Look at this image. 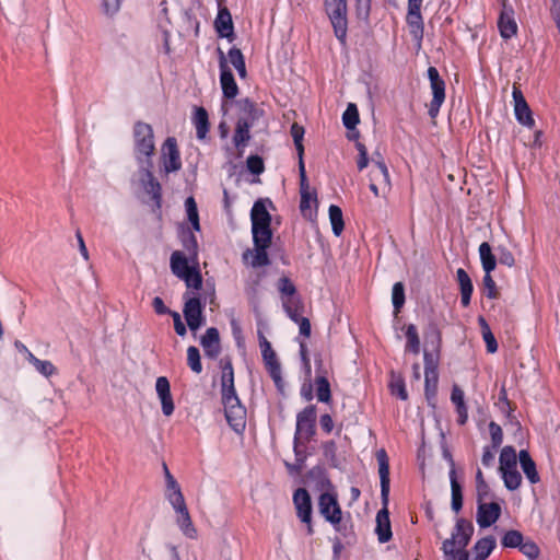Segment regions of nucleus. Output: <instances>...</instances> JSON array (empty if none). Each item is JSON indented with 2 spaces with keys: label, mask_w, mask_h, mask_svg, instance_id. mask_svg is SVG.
<instances>
[{
  "label": "nucleus",
  "mask_w": 560,
  "mask_h": 560,
  "mask_svg": "<svg viewBox=\"0 0 560 560\" xmlns=\"http://www.w3.org/2000/svg\"><path fill=\"white\" fill-rule=\"evenodd\" d=\"M513 101H514V112L516 119L520 124L533 127L534 119L532 117V112L521 92L520 89L513 88Z\"/></svg>",
  "instance_id": "aec40b11"
},
{
  "label": "nucleus",
  "mask_w": 560,
  "mask_h": 560,
  "mask_svg": "<svg viewBox=\"0 0 560 560\" xmlns=\"http://www.w3.org/2000/svg\"><path fill=\"white\" fill-rule=\"evenodd\" d=\"M184 316L190 330L196 331L205 322L202 306L199 298L191 295L189 292L184 294Z\"/></svg>",
  "instance_id": "9b49d317"
},
{
  "label": "nucleus",
  "mask_w": 560,
  "mask_h": 560,
  "mask_svg": "<svg viewBox=\"0 0 560 560\" xmlns=\"http://www.w3.org/2000/svg\"><path fill=\"white\" fill-rule=\"evenodd\" d=\"M342 121L347 129H353L359 124V113L355 104H348L342 115Z\"/></svg>",
  "instance_id": "a18cd8bd"
},
{
  "label": "nucleus",
  "mask_w": 560,
  "mask_h": 560,
  "mask_svg": "<svg viewBox=\"0 0 560 560\" xmlns=\"http://www.w3.org/2000/svg\"><path fill=\"white\" fill-rule=\"evenodd\" d=\"M155 390L161 400L162 411L168 417L174 411V401L171 394L170 382L165 376H160L155 382Z\"/></svg>",
  "instance_id": "412c9836"
},
{
  "label": "nucleus",
  "mask_w": 560,
  "mask_h": 560,
  "mask_svg": "<svg viewBox=\"0 0 560 560\" xmlns=\"http://www.w3.org/2000/svg\"><path fill=\"white\" fill-rule=\"evenodd\" d=\"M456 277L460 287V302L464 306H468L474 289L471 280L463 268L457 269Z\"/></svg>",
  "instance_id": "bb28decb"
},
{
  "label": "nucleus",
  "mask_w": 560,
  "mask_h": 560,
  "mask_svg": "<svg viewBox=\"0 0 560 560\" xmlns=\"http://www.w3.org/2000/svg\"><path fill=\"white\" fill-rule=\"evenodd\" d=\"M428 78L430 80L432 101L429 104V115L435 118L439 115L440 108L445 100V83L441 79L439 71L434 67L428 69Z\"/></svg>",
  "instance_id": "9d476101"
},
{
  "label": "nucleus",
  "mask_w": 560,
  "mask_h": 560,
  "mask_svg": "<svg viewBox=\"0 0 560 560\" xmlns=\"http://www.w3.org/2000/svg\"><path fill=\"white\" fill-rule=\"evenodd\" d=\"M520 549L529 559H536L539 555L538 546L532 540L523 541Z\"/></svg>",
  "instance_id": "052dcab7"
},
{
  "label": "nucleus",
  "mask_w": 560,
  "mask_h": 560,
  "mask_svg": "<svg viewBox=\"0 0 560 560\" xmlns=\"http://www.w3.org/2000/svg\"><path fill=\"white\" fill-rule=\"evenodd\" d=\"M490 435L492 440L493 447L497 448L500 446L503 440V433L500 425L494 422H490L489 424Z\"/></svg>",
  "instance_id": "e2e57ef3"
},
{
  "label": "nucleus",
  "mask_w": 560,
  "mask_h": 560,
  "mask_svg": "<svg viewBox=\"0 0 560 560\" xmlns=\"http://www.w3.org/2000/svg\"><path fill=\"white\" fill-rule=\"evenodd\" d=\"M316 397L318 401L328 404L331 400L330 384L325 376L315 378Z\"/></svg>",
  "instance_id": "4c0bfd02"
},
{
  "label": "nucleus",
  "mask_w": 560,
  "mask_h": 560,
  "mask_svg": "<svg viewBox=\"0 0 560 560\" xmlns=\"http://www.w3.org/2000/svg\"><path fill=\"white\" fill-rule=\"evenodd\" d=\"M194 122L196 127L197 138L205 139L209 131L208 114L205 108L198 107L196 109Z\"/></svg>",
  "instance_id": "72a5a7b5"
},
{
  "label": "nucleus",
  "mask_w": 560,
  "mask_h": 560,
  "mask_svg": "<svg viewBox=\"0 0 560 560\" xmlns=\"http://www.w3.org/2000/svg\"><path fill=\"white\" fill-rule=\"evenodd\" d=\"M241 115L237 119L233 142L241 152L250 139L249 128L259 119L264 110L248 98L240 101Z\"/></svg>",
  "instance_id": "20e7f679"
},
{
  "label": "nucleus",
  "mask_w": 560,
  "mask_h": 560,
  "mask_svg": "<svg viewBox=\"0 0 560 560\" xmlns=\"http://www.w3.org/2000/svg\"><path fill=\"white\" fill-rule=\"evenodd\" d=\"M293 503L298 517L307 525L308 534H313L312 502L308 492L304 488H299L293 494Z\"/></svg>",
  "instance_id": "ddd939ff"
},
{
  "label": "nucleus",
  "mask_w": 560,
  "mask_h": 560,
  "mask_svg": "<svg viewBox=\"0 0 560 560\" xmlns=\"http://www.w3.org/2000/svg\"><path fill=\"white\" fill-rule=\"evenodd\" d=\"M304 128L299 124H293L291 126V136L294 141L295 149L299 154V159L303 158L304 147H303V137H304Z\"/></svg>",
  "instance_id": "09e8293b"
},
{
  "label": "nucleus",
  "mask_w": 560,
  "mask_h": 560,
  "mask_svg": "<svg viewBox=\"0 0 560 560\" xmlns=\"http://www.w3.org/2000/svg\"><path fill=\"white\" fill-rule=\"evenodd\" d=\"M184 246L187 249L190 259H197L198 244L194 234H189L188 237L184 240Z\"/></svg>",
  "instance_id": "0e129e2a"
},
{
  "label": "nucleus",
  "mask_w": 560,
  "mask_h": 560,
  "mask_svg": "<svg viewBox=\"0 0 560 560\" xmlns=\"http://www.w3.org/2000/svg\"><path fill=\"white\" fill-rule=\"evenodd\" d=\"M187 364L196 374L201 373L202 364L200 360V353L199 350L194 346H190L187 349Z\"/></svg>",
  "instance_id": "de8ad7c7"
},
{
  "label": "nucleus",
  "mask_w": 560,
  "mask_h": 560,
  "mask_svg": "<svg viewBox=\"0 0 560 560\" xmlns=\"http://www.w3.org/2000/svg\"><path fill=\"white\" fill-rule=\"evenodd\" d=\"M246 164L247 168L253 174H260L264 172V162L258 155L248 156Z\"/></svg>",
  "instance_id": "13d9d810"
},
{
  "label": "nucleus",
  "mask_w": 560,
  "mask_h": 560,
  "mask_svg": "<svg viewBox=\"0 0 560 560\" xmlns=\"http://www.w3.org/2000/svg\"><path fill=\"white\" fill-rule=\"evenodd\" d=\"M183 495L180 487L174 477H170L166 481L165 497L167 500Z\"/></svg>",
  "instance_id": "4d7b16f0"
},
{
  "label": "nucleus",
  "mask_w": 560,
  "mask_h": 560,
  "mask_svg": "<svg viewBox=\"0 0 560 560\" xmlns=\"http://www.w3.org/2000/svg\"><path fill=\"white\" fill-rule=\"evenodd\" d=\"M220 70H221L220 82H221L223 95L226 98L235 97L238 93V88L234 80L233 73L231 72V70L228 67L226 58L221 50H220Z\"/></svg>",
  "instance_id": "a211bd4d"
},
{
  "label": "nucleus",
  "mask_w": 560,
  "mask_h": 560,
  "mask_svg": "<svg viewBox=\"0 0 560 560\" xmlns=\"http://www.w3.org/2000/svg\"><path fill=\"white\" fill-rule=\"evenodd\" d=\"M517 465V455L512 446H504L499 457V468H511Z\"/></svg>",
  "instance_id": "c03bdc74"
},
{
  "label": "nucleus",
  "mask_w": 560,
  "mask_h": 560,
  "mask_svg": "<svg viewBox=\"0 0 560 560\" xmlns=\"http://www.w3.org/2000/svg\"><path fill=\"white\" fill-rule=\"evenodd\" d=\"M451 400L456 406L458 423L465 424L468 418L467 407L464 400V392L457 385L453 386Z\"/></svg>",
  "instance_id": "c85d7f7f"
},
{
  "label": "nucleus",
  "mask_w": 560,
  "mask_h": 560,
  "mask_svg": "<svg viewBox=\"0 0 560 560\" xmlns=\"http://www.w3.org/2000/svg\"><path fill=\"white\" fill-rule=\"evenodd\" d=\"M518 459L521 467L529 482L537 483L540 480V478L537 472L536 465L532 457L529 456V453L525 450H522L518 454Z\"/></svg>",
  "instance_id": "a878e982"
},
{
  "label": "nucleus",
  "mask_w": 560,
  "mask_h": 560,
  "mask_svg": "<svg viewBox=\"0 0 560 560\" xmlns=\"http://www.w3.org/2000/svg\"><path fill=\"white\" fill-rule=\"evenodd\" d=\"M30 363L44 376H50L56 372V368L50 361L39 360L34 354H30Z\"/></svg>",
  "instance_id": "49530a36"
},
{
  "label": "nucleus",
  "mask_w": 560,
  "mask_h": 560,
  "mask_svg": "<svg viewBox=\"0 0 560 560\" xmlns=\"http://www.w3.org/2000/svg\"><path fill=\"white\" fill-rule=\"evenodd\" d=\"M221 392L224 406L225 418L230 427L236 432L242 433L246 425V409L242 406L234 387V371L229 358L220 360Z\"/></svg>",
  "instance_id": "f257e3e1"
},
{
  "label": "nucleus",
  "mask_w": 560,
  "mask_h": 560,
  "mask_svg": "<svg viewBox=\"0 0 560 560\" xmlns=\"http://www.w3.org/2000/svg\"><path fill=\"white\" fill-rule=\"evenodd\" d=\"M151 160L139 163V170L135 175L133 184L144 190L158 205L161 201V185L154 178Z\"/></svg>",
  "instance_id": "6e6552de"
},
{
  "label": "nucleus",
  "mask_w": 560,
  "mask_h": 560,
  "mask_svg": "<svg viewBox=\"0 0 560 560\" xmlns=\"http://www.w3.org/2000/svg\"><path fill=\"white\" fill-rule=\"evenodd\" d=\"M495 459V452L490 450L489 447H486L483 450L481 463L486 467H491L494 464Z\"/></svg>",
  "instance_id": "774afa93"
},
{
  "label": "nucleus",
  "mask_w": 560,
  "mask_h": 560,
  "mask_svg": "<svg viewBox=\"0 0 560 560\" xmlns=\"http://www.w3.org/2000/svg\"><path fill=\"white\" fill-rule=\"evenodd\" d=\"M355 11L360 20L366 21L371 12V0H355Z\"/></svg>",
  "instance_id": "6e6d98bb"
},
{
  "label": "nucleus",
  "mask_w": 560,
  "mask_h": 560,
  "mask_svg": "<svg viewBox=\"0 0 560 560\" xmlns=\"http://www.w3.org/2000/svg\"><path fill=\"white\" fill-rule=\"evenodd\" d=\"M421 7H408L407 23L410 27V34L417 40H420L423 36V22L420 13Z\"/></svg>",
  "instance_id": "393cba45"
},
{
  "label": "nucleus",
  "mask_w": 560,
  "mask_h": 560,
  "mask_svg": "<svg viewBox=\"0 0 560 560\" xmlns=\"http://www.w3.org/2000/svg\"><path fill=\"white\" fill-rule=\"evenodd\" d=\"M483 287H485V290H486V295L489 299L498 298V291H497L495 282L492 279L490 273H486L485 275V277H483Z\"/></svg>",
  "instance_id": "680f3d73"
},
{
  "label": "nucleus",
  "mask_w": 560,
  "mask_h": 560,
  "mask_svg": "<svg viewBox=\"0 0 560 560\" xmlns=\"http://www.w3.org/2000/svg\"><path fill=\"white\" fill-rule=\"evenodd\" d=\"M255 248L247 250L244 258L249 260L253 267H261L269 264L267 248L271 244V238H253Z\"/></svg>",
  "instance_id": "f3484780"
},
{
  "label": "nucleus",
  "mask_w": 560,
  "mask_h": 560,
  "mask_svg": "<svg viewBox=\"0 0 560 560\" xmlns=\"http://www.w3.org/2000/svg\"><path fill=\"white\" fill-rule=\"evenodd\" d=\"M406 350L418 354L420 351V339L418 336L417 327L413 324H409L406 327Z\"/></svg>",
  "instance_id": "ea45409f"
},
{
  "label": "nucleus",
  "mask_w": 560,
  "mask_h": 560,
  "mask_svg": "<svg viewBox=\"0 0 560 560\" xmlns=\"http://www.w3.org/2000/svg\"><path fill=\"white\" fill-rule=\"evenodd\" d=\"M228 59L231 62V65L235 68V70L238 72L240 77L245 78L246 67L242 51L235 47L231 48L228 54Z\"/></svg>",
  "instance_id": "58836bf2"
},
{
  "label": "nucleus",
  "mask_w": 560,
  "mask_h": 560,
  "mask_svg": "<svg viewBox=\"0 0 560 560\" xmlns=\"http://www.w3.org/2000/svg\"><path fill=\"white\" fill-rule=\"evenodd\" d=\"M390 388L392 394L398 396L400 399L406 400L408 398L404 381L400 376H393Z\"/></svg>",
  "instance_id": "864d4df0"
},
{
  "label": "nucleus",
  "mask_w": 560,
  "mask_h": 560,
  "mask_svg": "<svg viewBox=\"0 0 560 560\" xmlns=\"http://www.w3.org/2000/svg\"><path fill=\"white\" fill-rule=\"evenodd\" d=\"M378 463V474L381 479V495L384 508L377 512L376 515V534L381 542H386L392 538V529L389 522V514L386 508L389 495V464L385 450H380L376 453Z\"/></svg>",
  "instance_id": "f03ea898"
},
{
  "label": "nucleus",
  "mask_w": 560,
  "mask_h": 560,
  "mask_svg": "<svg viewBox=\"0 0 560 560\" xmlns=\"http://www.w3.org/2000/svg\"><path fill=\"white\" fill-rule=\"evenodd\" d=\"M523 535L518 530H509L502 538V545L509 548L521 547Z\"/></svg>",
  "instance_id": "3c124183"
},
{
  "label": "nucleus",
  "mask_w": 560,
  "mask_h": 560,
  "mask_svg": "<svg viewBox=\"0 0 560 560\" xmlns=\"http://www.w3.org/2000/svg\"><path fill=\"white\" fill-rule=\"evenodd\" d=\"M316 407L311 405L304 408L296 417L295 435L308 440L314 433Z\"/></svg>",
  "instance_id": "2eb2a0df"
},
{
  "label": "nucleus",
  "mask_w": 560,
  "mask_h": 560,
  "mask_svg": "<svg viewBox=\"0 0 560 560\" xmlns=\"http://www.w3.org/2000/svg\"><path fill=\"white\" fill-rule=\"evenodd\" d=\"M392 300L395 310L399 311L405 303V291L401 282H396L393 285Z\"/></svg>",
  "instance_id": "603ef678"
},
{
  "label": "nucleus",
  "mask_w": 560,
  "mask_h": 560,
  "mask_svg": "<svg viewBox=\"0 0 560 560\" xmlns=\"http://www.w3.org/2000/svg\"><path fill=\"white\" fill-rule=\"evenodd\" d=\"M479 255L485 273H491L497 265V258L491 252V247L487 242L479 246Z\"/></svg>",
  "instance_id": "2f4dec72"
},
{
  "label": "nucleus",
  "mask_w": 560,
  "mask_h": 560,
  "mask_svg": "<svg viewBox=\"0 0 560 560\" xmlns=\"http://www.w3.org/2000/svg\"><path fill=\"white\" fill-rule=\"evenodd\" d=\"M135 155L138 163L150 160L155 151L154 133L149 124L138 121L133 126Z\"/></svg>",
  "instance_id": "423d86ee"
},
{
  "label": "nucleus",
  "mask_w": 560,
  "mask_h": 560,
  "mask_svg": "<svg viewBox=\"0 0 560 560\" xmlns=\"http://www.w3.org/2000/svg\"><path fill=\"white\" fill-rule=\"evenodd\" d=\"M479 255L485 273H491L497 265V258L491 252V247L487 242L479 246Z\"/></svg>",
  "instance_id": "7c9ffc66"
},
{
  "label": "nucleus",
  "mask_w": 560,
  "mask_h": 560,
  "mask_svg": "<svg viewBox=\"0 0 560 560\" xmlns=\"http://www.w3.org/2000/svg\"><path fill=\"white\" fill-rule=\"evenodd\" d=\"M474 534V525L471 522L459 518L452 533L442 544V550L446 560H468L466 547Z\"/></svg>",
  "instance_id": "7ed1b4c3"
},
{
  "label": "nucleus",
  "mask_w": 560,
  "mask_h": 560,
  "mask_svg": "<svg viewBox=\"0 0 560 560\" xmlns=\"http://www.w3.org/2000/svg\"><path fill=\"white\" fill-rule=\"evenodd\" d=\"M189 261L196 262V259L186 257L182 252L175 250L171 255V270L179 279L184 280L188 289L199 290L202 284L200 271L196 266H190Z\"/></svg>",
  "instance_id": "39448f33"
},
{
  "label": "nucleus",
  "mask_w": 560,
  "mask_h": 560,
  "mask_svg": "<svg viewBox=\"0 0 560 560\" xmlns=\"http://www.w3.org/2000/svg\"><path fill=\"white\" fill-rule=\"evenodd\" d=\"M174 509L176 515L188 511L184 495H177L176 498L167 500Z\"/></svg>",
  "instance_id": "69168bd1"
},
{
  "label": "nucleus",
  "mask_w": 560,
  "mask_h": 560,
  "mask_svg": "<svg viewBox=\"0 0 560 560\" xmlns=\"http://www.w3.org/2000/svg\"><path fill=\"white\" fill-rule=\"evenodd\" d=\"M282 305L288 316L293 322H299L302 317L303 305L296 298H282Z\"/></svg>",
  "instance_id": "f704fd0d"
},
{
  "label": "nucleus",
  "mask_w": 560,
  "mask_h": 560,
  "mask_svg": "<svg viewBox=\"0 0 560 560\" xmlns=\"http://www.w3.org/2000/svg\"><path fill=\"white\" fill-rule=\"evenodd\" d=\"M259 346L266 368L272 380L278 384L281 381V366L271 343L261 334L259 335Z\"/></svg>",
  "instance_id": "4468645a"
},
{
  "label": "nucleus",
  "mask_w": 560,
  "mask_h": 560,
  "mask_svg": "<svg viewBox=\"0 0 560 560\" xmlns=\"http://www.w3.org/2000/svg\"><path fill=\"white\" fill-rule=\"evenodd\" d=\"M253 238H271V217L262 200L254 203L250 212Z\"/></svg>",
  "instance_id": "1a4fd4ad"
},
{
  "label": "nucleus",
  "mask_w": 560,
  "mask_h": 560,
  "mask_svg": "<svg viewBox=\"0 0 560 560\" xmlns=\"http://www.w3.org/2000/svg\"><path fill=\"white\" fill-rule=\"evenodd\" d=\"M504 486L513 491L520 488L522 483V476L517 470V465L511 468H499Z\"/></svg>",
  "instance_id": "c756f323"
},
{
  "label": "nucleus",
  "mask_w": 560,
  "mask_h": 560,
  "mask_svg": "<svg viewBox=\"0 0 560 560\" xmlns=\"http://www.w3.org/2000/svg\"><path fill=\"white\" fill-rule=\"evenodd\" d=\"M319 513L334 525L340 523L342 513L336 494L324 492L318 499Z\"/></svg>",
  "instance_id": "f8f14e48"
},
{
  "label": "nucleus",
  "mask_w": 560,
  "mask_h": 560,
  "mask_svg": "<svg viewBox=\"0 0 560 560\" xmlns=\"http://www.w3.org/2000/svg\"><path fill=\"white\" fill-rule=\"evenodd\" d=\"M316 201V198L313 196V194L310 190L303 189L301 191V203L300 208L302 212H305L306 209L311 207V201Z\"/></svg>",
  "instance_id": "338daca9"
},
{
  "label": "nucleus",
  "mask_w": 560,
  "mask_h": 560,
  "mask_svg": "<svg viewBox=\"0 0 560 560\" xmlns=\"http://www.w3.org/2000/svg\"><path fill=\"white\" fill-rule=\"evenodd\" d=\"M200 343L208 358L217 359L221 352L220 336L217 328L211 327L201 337Z\"/></svg>",
  "instance_id": "5701e85b"
},
{
  "label": "nucleus",
  "mask_w": 560,
  "mask_h": 560,
  "mask_svg": "<svg viewBox=\"0 0 560 560\" xmlns=\"http://www.w3.org/2000/svg\"><path fill=\"white\" fill-rule=\"evenodd\" d=\"M499 261L502 265H505L508 267H512L515 264V259L513 254L505 247L499 246L497 248Z\"/></svg>",
  "instance_id": "bf43d9fd"
},
{
  "label": "nucleus",
  "mask_w": 560,
  "mask_h": 560,
  "mask_svg": "<svg viewBox=\"0 0 560 560\" xmlns=\"http://www.w3.org/2000/svg\"><path fill=\"white\" fill-rule=\"evenodd\" d=\"M478 322L481 328L482 338L486 342L488 352L494 353L498 350V343L493 334L490 330L488 323L483 317H479Z\"/></svg>",
  "instance_id": "a19ab883"
},
{
  "label": "nucleus",
  "mask_w": 560,
  "mask_h": 560,
  "mask_svg": "<svg viewBox=\"0 0 560 560\" xmlns=\"http://www.w3.org/2000/svg\"><path fill=\"white\" fill-rule=\"evenodd\" d=\"M175 522L180 532L188 538L195 539L197 537V530L192 525L191 517L188 511L177 514Z\"/></svg>",
  "instance_id": "473e14b6"
},
{
  "label": "nucleus",
  "mask_w": 560,
  "mask_h": 560,
  "mask_svg": "<svg viewBox=\"0 0 560 560\" xmlns=\"http://www.w3.org/2000/svg\"><path fill=\"white\" fill-rule=\"evenodd\" d=\"M324 5L336 37L345 43L348 28V0H324Z\"/></svg>",
  "instance_id": "0eeeda50"
},
{
  "label": "nucleus",
  "mask_w": 560,
  "mask_h": 560,
  "mask_svg": "<svg viewBox=\"0 0 560 560\" xmlns=\"http://www.w3.org/2000/svg\"><path fill=\"white\" fill-rule=\"evenodd\" d=\"M497 541L492 536L479 539L474 546V560H486L495 548Z\"/></svg>",
  "instance_id": "cd10ccee"
},
{
  "label": "nucleus",
  "mask_w": 560,
  "mask_h": 560,
  "mask_svg": "<svg viewBox=\"0 0 560 560\" xmlns=\"http://www.w3.org/2000/svg\"><path fill=\"white\" fill-rule=\"evenodd\" d=\"M162 161L166 173L180 170L182 161L175 138L168 137L163 143Z\"/></svg>",
  "instance_id": "dca6fc26"
},
{
  "label": "nucleus",
  "mask_w": 560,
  "mask_h": 560,
  "mask_svg": "<svg viewBox=\"0 0 560 560\" xmlns=\"http://www.w3.org/2000/svg\"><path fill=\"white\" fill-rule=\"evenodd\" d=\"M450 480L452 489V509L457 513L463 506V495L462 487L456 480V474L454 469L450 471Z\"/></svg>",
  "instance_id": "e433bc0d"
},
{
  "label": "nucleus",
  "mask_w": 560,
  "mask_h": 560,
  "mask_svg": "<svg viewBox=\"0 0 560 560\" xmlns=\"http://www.w3.org/2000/svg\"><path fill=\"white\" fill-rule=\"evenodd\" d=\"M278 290L282 294V298H294L295 287L294 284L285 277H282L278 281Z\"/></svg>",
  "instance_id": "5fc2aeb1"
},
{
  "label": "nucleus",
  "mask_w": 560,
  "mask_h": 560,
  "mask_svg": "<svg viewBox=\"0 0 560 560\" xmlns=\"http://www.w3.org/2000/svg\"><path fill=\"white\" fill-rule=\"evenodd\" d=\"M329 219L334 234L339 236L343 231L345 224L341 209L338 206L331 205L329 207Z\"/></svg>",
  "instance_id": "79ce46f5"
},
{
  "label": "nucleus",
  "mask_w": 560,
  "mask_h": 560,
  "mask_svg": "<svg viewBox=\"0 0 560 560\" xmlns=\"http://www.w3.org/2000/svg\"><path fill=\"white\" fill-rule=\"evenodd\" d=\"M185 209L188 221L191 223V226L195 231H200L199 223V213L197 209V203L194 197H188L185 201Z\"/></svg>",
  "instance_id": "37998d69"
},
{
  "label": "nucleus",
  "mask_w": 560,
  "mask_h": 560,
  "mask_svg": "<svg viewBox=\"0 0 560 560\" xmlns=\"http://www.w3.org/2000/svg\"><path fill=\"white\" fill-rule=\"evenodd\" d=\"M372 163L370 182L381 184L383 189H390L389 174L383 159L378 155L377 159H372Z\"/></svg>",
  "instance_id": "b1692460"
},
{
  "label": "nucleus",
  "mask_w": 560,
  "mask_h": 560,
  "mask_svg": "<svg viewBox=\"0 0 560 560\" xmlns=\"http://www.w3.org/2000/svg\"><path fill=\"white\" fill-rule=\"evenodd\" d=\"M215 27L220 36H229L233 30L231 14L226 9L221 10L215 19Z\"/></svg>",
  "instance_id": "c9c22d12"
},
{
  "label": "nucleus",
  "mask_w": 560,
  "mask_h": 560,
  "mask_svg": "<svg viewBox=\"0 0 560 560\" xmlns=\"http://www.w3.org/2000/svg\"><path fill=\"white\" fill-rule=\"evenodd\" d=\"M500 34L504 39L513 37L517 32V24L514 19V11L511 7L503 4V10L498 21Z\"/></svg>",
  "instance_id": "4be33fe9"
},
{
  "label": "nucleus",
  "mask_w": 560,
  "mask_h": 560,
  "mask_svg": "<svg viewBox=\"0 0 560 560\" xmlns=\"http://www.w3.org/2000/svg\"><path fill=\"white\" fill-rule=\"evenodd\" d=\"M425 394L427 397L435 395L436 384H438V375L435 370L425 368Z\"/></svg>",
  "instance_id": "8fccbe9b"
},
{
  "label": "nucleus",
  "mask_w": 560,
  "mask_h": 560,
  "mask_svg": "<svg viewBox=\"0 0 560 560\" xmlns=\"http://www.w3.org/2000/svg\"><path fill=\"white\" fill-rule=\"evenodd\" d=\"M501 506L497 502H479L477 510V523L480 527H489L500 517Z\"/></svg>",
  "instance_id": "6ab92c4d"
}]
</instances>
